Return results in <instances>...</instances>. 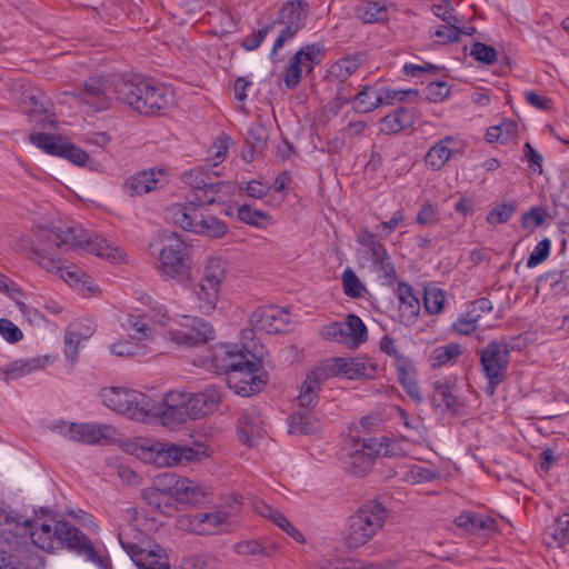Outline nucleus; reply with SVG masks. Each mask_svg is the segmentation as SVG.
<instances>
[{
  "label": "nucleus",
  "mask_w": 569,
  "mask_h": 569,
  "mask_svg": "<svg viewBox=\"0 0 569 569\" xmlns=\"http://www.w3.org/2000/svg\"><path fill=\"white\" fill-rule=\"evenodd\" d=\"M453 142L452 137H446L435 143L425 157V163L431 170H440L450 159L452 150L449 143Z\"/></svg>",
  "instance_id": "obj_36"
},
{
  "label": "nucleus",
  "mask_w": 569,
  "mask_h": 569,
  "mask_svg": "<svg viewBox=\"0 0 569 569\" xmlns=\"http://www.w3.org/2000/svg\"><path fill=\"white\" fill-rule=\"evenodd\" d=\"M170 219L183 230L212 239L221 238L228 232V226L211 214L207 206L188 197L184 203H174L167 209Z\"/></svg>",
  "instance_id": "obj_4"
},
{
  "label": "nucleus",
  "mask_w": 569,
  "mask_h": 569,
  "mask_svg": "<svg viewBox=\"0 0 569 569\" xmlns=\"http://www.w3.org/2000/svg\"><path fill=\"white\" fill-rule=\"evenodd\" d=\"M325 381L317 367L307 375L297 398L299 410L311 411L316 407L319 401L318 393Z\"/></svg>",
  "instance_id": "obj_26"
},
{
  "label": "nucleus",
  "mask_w": 569,
  "mask_h": 569,
  "mask_svg": "<svg viewBox=\"0 0 569 569\" xmlns=\"http://www.w3.org/2000/svg\"><path fill=\"white\" fill-rule=\"evenodd\" d=\"M81 342V335L68 330L64 335V353L66 357L73 363L78 357V349Z\"/></svg>",
  "instance_id": "obj_64"
},
{
  "label": "nucleus",
  "mask_w": 569,
  "mask_h": 569,
  "mask_svg": "<svg viewBox=\"0 0 569 569\" xmlns=\"http://www.w3.org/2000/svg\"><path fill=\"white\" fill-rule=\"evenodd\" d=\"M116 99L146 116L161 114L172 106V93L163 84L139 77L118 79Z\"/></svg>",
  "instance_id": "obj_3"
},
{
  "label": "nucleus",
  "mask_w": 569,
  "mask_h": 569,
  "mask_svg": "<svg viewBox=\"0 0 569 569\" xmlns=\"http://www.w3.org/2000/svg\"><path fill=\"white\" fill-rule=\"evenodd\" d=\"M233 551L239 556H267L266 548L258 540H243L233 546Z\"/></svg>",
  "instance_id": "obj_60"
},
{
  "label": "nucleus",
  "mask_w": 569,
  "mask_h": 569,
  "mask_svg": "<svg viewBox=\"0 0 569 569\" xmlns=\"http://www.w3.org/2000/svg\"><path fill=\"white\" fill-rule=\"evenodd\" d=\"M230 144V138L228 136H221L214 140V142L208 149V160L213 167L218 166L226 159Z\"/></svg>",
  "instance_id": "obj_53"
},
{
  "label": "nucleus",
  "mask_w": 569,
  "mask_h": 569,
  "mask_svg": "<svg viewBox=\"0 0 569 569\" xmlns=\"http://www.w3.org/2000/svg\"><path fill=\"white\" fill-rule=\"evenodd\" d=\"M396 293L400 302L399 309L401 311V317L406 318L408 321L415 320L420 311V302L415 296L411 286L405 282H399Z\"/></svg>",
  "instance_id": "obj_32"
},
{
  "label": "nucleus",
  "mask_w": 569,
  "mask_h": 569,
  "mask_svg": "<svg viewBox=\"0 0 569 569\" xmlns=\"http://www.w3.org/2000/svg\"><path fill=\"white\" fill-rule=\"evenodd\" d=\"M342 327V343L359 347L361 343L367 341L368 330L362 320L356 315H348L346 321L340 322Z\"/></svg>",
  "instance_id": "obj_29"
},
{
  "label": "nucleus",
  "mask_w": 569,
  "mask_h": 569,
  "mask_svg": "<svg viewBox=\"0 0 569 569\" xmlns=\"http://www.w3.org/2000/svg\"><path fill=\"white\" fill-rule=\"evenodd\" d=\"M516 211L512 203H502L491 209L487 214V221L490 224H499L507 222Z\"/></svg>",
  "instance_id": "obj_56"
},
{
  "label": "nucleus",
  "mask_w": 569,
  "mask_h": 569,
  "mask_svg": "<svg viewBox=\"0 0 569 569\" xmlns=\"http://www.w3.org/2000/svg\"><path fill=\"white\" fill-rule=\"evenodd\" d=\"M550 248L551 241L548 238H545L538 242L527 260V267L535 268L547 260L550 254Z\"/></svg>",
  "instance_id": "obj_57"
},
{
  "label": "nucleus",
  "mask_w": 569,
  "mask_h": 569,
  "mask_svg": "<svg viewBox=\"0 0 569 569\" xmlns=\"http://www.w3.org/2000/svg\"><path fill=\"white\" fill-rule=\"evenodd\" d=\"M268 140V131L262 123H254L248 130L246 143L263 150Z\"/></svg>",
  "instance_id": "obj_58"
},
{
  "label": "nucleus",
  "mask_w": 569,
  "mask_h": 569,
  "mask_svg": "<svg viewBox=\"0 0 569 569\" xmlns=\"http://www.w3.org/2000/svg\"><path fill=\"white\" fill-rule=\"evenodd\" d=\"M413 122V112L407 108L400 107L381 119V131L387 134L398 133L411 127Z\"/></svg>",
  "instance_id": "obj_31"
},
{
  "label": "nucleus",
  "mask_w": 569,
  "mask_h": 569,
  "mask_svg": "<svg viewBox=\"0 0 569 569\" xmlns=\"http://www.w3.org/2000/svg\"><path fill=\"white\" fill-rule=\"evenodd\" d=\"M157 412H149V416H161L163 423L170 428L186 422L190 418V411L186 408L163 407L154 401Z\"/></svg>",
  "instance_id": "obj_42"
},
{
  "label": "nucleus",
  "mask_w": 569,
  "mask_h": 569,
  "mask_svg": "<svg viewBox=\"0 0 569 569\" xmlns=\"http://www.w3.org/2000/svg\"><path fill=\"white\" fill-rule=\"evenodd\" d=\"M227 521L224 511L198 512L188 517V530L197 535H214Z\"/></svg>",
  "instance_id": "obj_25"
},
{
  "label": "nucleus",
  "mask_w": 569,
  "mask_h": 569,
  "mask_svg": "<svg viewBox=\"0 0 569 569\" xmlns=\"http://www.w3.org/2000/svg\"><path fill=\"white\" fill-rule=\"evenodd\" d=\"M443 20L448 24L440 26L433 33L435 38H437L438 42L440 43H450L459 41V36L466 32L452 23V21L456 22L458 21V19L453 17L451 13H449L448 16L443 17Z\"/></svg>",
  "instance_id": "obj_46"
},
{
  "label": "nucleus",
  "mask_w": 569,
  "mask_h": 569,
  "mask_svg": "<svg viewBox=\"0 0 569 569\" xmlns=\"http://www.w3.org/2000/svg\"><path fill=\"white\" fill-rule=\"evenodd\" d=\"M248 357L236 345L220 343L212 348L208 357L211 367L218 373L228 375Z\"/></svg>",
  "instance_id": "obj_20"
},
{
  "label": "nucleus",
  "mask_w": 569,
  "mask_h": 569,
  "mask_svg": "<svg viewBox=\"0 0 569 569\" xmlns=\"http://www.w3.org/2000/svg\"><path fill=\"white\" fill-rule=\"evenodd\" d=\"M211 173L204 169V167L193 168L182 173L181 179L184 183L189 184L193 194L200 193L203 187H206Z\"/></svg>",
  "instance_id": "obj_47"
},
{
  "label": "nucleus",
  "mask_w": 569,
  "mask_h": 569,
  "mask_svg": "<svg viewBox=\"0 0 569 569\" xmlns=\"http://www.w3.org/2000/svg\"><path fill=\"white\" fill-rule=\"evenodd\" d=\"M356 241L366 248V253L371 261L373 271L380 273L386 279H393L396 277V269L390 256L376 233L366 227L361 228L356 234Z\"/></svg>",
  "instance_id": "obj_14"
},
{
  "label": "nucleus",
  "mask_w": 569,
  "mask_h": 569,
  "mask_svg": "<svg viewBox=\"0 0 569 569\" xmlns=\"http://www.w3.org/2000/svg\"><path fill=\"white\" fill-rule=\"evenodd\" d=\"M353 88L351 84L339 83L336 91V97L333 100L328 102L325 107L326 110L332 114H337L338 111L349 102L355 101V93H352Z\"/></svg>",
  "instance_id": "obj_48"
},
{
  "label": "nucleus",
  "mask_w": 569,
  "mask_h": 569,
  "mask_svg": "<svg viewBox=\"0 0 569 569\" xmlns=\"http://www.w3.org/2000/svg\"><path fill=\"white\" fill-rule=\"evenodd\" d=\"M546 216L547 213L542 208L532 207L529 211L523 213L521 219L522 227L533 230L543 224Z\"/></svg>",
  "instance_id": "obj_62"
},
{
  "label": "nucleus",
  "mask_w": 569,
  "mask_h": 569,
  "mask_svg": "<svg viewBox=\"0 0 569 569\" xmlns=\"http://www.w3.org/2000/svg\"><path fill=\"white\" fill-rule=\"evenodd\" d=\"M0 292H6L12 300L16 301L17 306L21 311H24L26 305L20 298L23 296L20 288L16 287L13 282L0 272Z\"/></svg>",
  "instance_id": "obj_63"
},
{
  "label": "nucleus",
  "mask_w": 569,
  "mask_h": 569,
  "mask_svg": "<svg viewBox=\"0 0 569 569\" xmlns=\"http://www.w3.org/2000/svg\"><path fill=\"white\" fill-rule=\"evenodd\" d=\"M119 541L139 569H170L167 557L160 556L153 550H146L138 543L127 541L123 531L119 532Z\"/></svg>",
  "instance_id": "obj_19"
},
{
  "label": "nucleus",
  "mask_w": 569,
  "mask_h": 569,
  "mask_svg": "<svg viewBox=\"0 0 569 569\" xmlns=\"http://www.w3.org/2000/svg\"><path fill=\"white\" fill-rule=\"evenodd\" d=\"M27 256L46 269L58 274L66 282L92 291L91 277L74 264L64 266L61 253L70 249H80L93 253L110 262L124 261L126 252L106 238L84 230L79 226L61 228L38 227L30 239L22 242Z\"/></svg>",
  "instance_id": "obj_1"
},
{
  "label": "nucleus",
  "mask_w": 569,
  "mask_h": 569,
  "mask_svg": "<svg viewBox=\"0 0 569 569\" xmlns=\"http://www.w3.org/2000/svg\"><path fill=\"white\" fill-rule=\"evenodd\" d=\"M309 14V4L305 0H290L283 3L279 10L277 20L271 23L282 26L271 53H276L283 44L296 37V34L306 26Z\"/></svg>",
  "instance_id": "obj_9"
},
{
  "label": "nucleus",
  "mask_w": 569,
  "mask_h": 569,
  "mask_svg": "<svg viewBox=\"0 0 569 569\" xmlns=\"http://www.w3.org/2000/svg\"><path fill=\"white\" fill-rule=\"evenodd\" d=\"M203 452L204 451L200 452L199 449H194L188 446L162 443L160 449H157V457L154 461L159 466L168 467L176 465H187L199 460Z\"/></svg>",
  "instance_id": "obj_23"
},
{
  "label": "nucleus",
  "mask_w": 569,
  "mask_h": 569,
  "mask_svg": "<svg viewBox=\"0 0 569 569\" xmlns=\"http://www.w3.org/2000/svg\"><path fill=\"white\" fill-rule=\"evenodd\" d=\"M353 102L357 112L368 113L381 106L380 93L373 87L366 84L355 93Z\"/></svg>",
  "instance_id": "obj_40"
},
{
  "label": "nucleus",
  "mask_w": 569,
  "mask_h": 569,
  "mask_svg": "<svg viewBox=\"0 0 569 569\" xmlns=\"http://www.w3.org/2000/svg\"><path fill=\"white\" fill-rule=\"evenodd\" d=\"M157 269L162 277L183 281L189 278L188 246L174 232L164 236L157 259Z\"/></svg>",
  "instance_id": "obj_7"
},
{
  "label": "nucleus",
  "mask_w": 569,
  "mask_h": 569,
  "mask_svg": "<svg viewBox=\"0 0 569 569\" xmlns=\"http://www.w3.org/2000/svg\"><path fill=\"white\" fill-rule=\"evenodd\" d=\"M207 492L196 481L188 478H182L178 487V491H174V498L177 502L186 505H200L206 501Z\"/></svg>",
  "instance_id": "obj_33"
},
{
  "label": "nucleus",
  "mask_w": 569,
  "mask_h": 569,
  "mask_svg": "<svg viewBox=\"0 0 569 569\" xmlns=\"http://www.w3.org/2000/svg\"><path fill=\"white\" fill-rule=\"evenodd\" d=\"M325 380L331 377L342 376L347 379H372L377 373V366L366 358H332L317 367Z\"/></svg>",
  "instance_id": "obj_10"
},
{
  "label": "nucleus",
  "mask_w": 569,
  "mask_h": 569,
  "mask_svg": "<svg viewBox=\"0 0 569 569\" xmlns=\"http://www.w3.org/2000/svg\"><path fill=\"white\" fill-rule=\"evenodd\" d=\"M440 220L438 206L431 202H425L418 211L416 221L422 226H433Z\"/></svg>",
  "instance_id": "obj_59"
},
{
  "label": "nucleus",
  "mask_w": 569,
  "mask_h": 569,
  "mask_svg": "<svg viewBox=\"0 0 569 569\" xmlns=\"http://www.w3.org/2000/svg\"><path fill=\"white\" fill-rule=\"evenodd\" d=\"M101 397L108 408L132 420L140 421L148 417L149 412H157L154 400L136 390L111 387L102 389Z\"/></svg>",
  "instance_id": "obj_6"
},
{
  "label": "nucleus",
  "mask_w": 569,
  "mask_h": 569,
  "mask_svg": "<svg viewBox=\"0 0 569 569\" xmlns=\"http://www.w3.org/2000/svg\"><path fill=\"white\" fill-rule=\"evenodd\" d=\"M218 173H211L206 187L200 193H196L193 197L197 201L204 203L206 206L223 202L224 198L232 194L234 187L232 183L218 181Z\"/></svg>",
  "instance_id": "obj_27"
},
{
  "label": "nucleus",
  "mask_w": 569,
  "mask_h": 569,
  "mask_svg": "<svg viewBox=\"0 0 569 569\" xmlns=\"http://www.w3.org/2000/svg\"><path fill=\"white\" fill-rule=\"evenodd\" d=\"M44 366L43 361L39 358L21 359L9 363L7 367L1 368V372L6 380L19 379L24 377L38 369H42Z\"/></svg>",
  "instance_id": "obj_37"
},
{
  "label": "nucleus",
  "mask_w": 569,
  "mask_h": 569,
  "mask_svg": "<svg viewBox=\"0 0 569 569\" xmlns=\"http://www.w3.org/2000/svg\"><path fill=\"white\" fill-rule=\"evenodd\" d=\"M509 361L510 352L505 343L491 341L480 350V367L488 380L485 389L488 396H493L498 386L506 379Z\"/></svg>",
  "instance_id": "obj_8"
},
{
  "label": "nucleus",
  "mask_w": 569,
  "mask_h": 569,
  "mask_svg": "<svg viewBox=\"0 0 569 569\" xmlns=\"http://www.w3.org/2000/svg\"><path fill=\"white\" fill-rule=\"evenodd\" d=\"M251 323L259 330L267 333L284 331L289 325V313L276 306H262L251 315Z\"/></svg>",
  "instance_id": "obj_18"
},
{
  "label": "nucleus",
  "mask_w": 569,
  "mask_h": 569,
  "mask_svg": "<svg viewBox=\"0 0 569 569\" xmlns=\"http://www.w3.org/2000/svg\"><path fill=\"white\" fill-rule=\"evenodd\" d=\"M158 179L153 170L141 171L130 177L124 188L131 197L148 193L157 188Z\"/></svg>",
  "instance_id": "obj_35"
},
{
  "label": "nucleus",
  "mask_w": 569,
  "mask_h": 569,
  "mask_svg": "<svg viewBox=\"0 0 569 569\" xmlns=\"http://www.w3.org/2000/svg\"><path fill=\"white\" fill-rule=\"evenodd\" d=\"M123 327L129 332L130 339L137 343L147 341L152 337V329L143 318L131 316L123 323Z\"/></svg>",
  "instance_id": "obj_44"
},
{
  "label": "nucleus",
  "mask_w": 569,
  "mask_h": 569,
  "mask_svg": "<svg viewBox=\"0 0 569 569\" xmlns=\"http://www.w3.org/2000/svg\"><path fill=\"white\" fill-rule=\"evenodd\" d=\"M517 130V126L513 122L503 123L499 126H492L488 128L486 139L488 142H505L508 140Z\"/></svg>",
  "instance_id": "obj_54"
},
{
  "label": "nucleus",
  "mask_w": 569,
  "mask_h": 569,
  "mask_svg": "<svg viewBox=\"0 0 569 569\" xmlns=\"http://www.w3.org/2000/svg\"><path fill=\"white\" fill-rule=\"evenodd\" d=\"M219 287L200 281L194 288V295L198 299V309L202 313L211 312L217 305L219 297Z\"/></svg>",
  "instance_id": "obj_39"
},
{
  "label": "nucleus",
  "mask_w": 569,
  "mask_h": 569,
  "mask_svg": "<svg viewBox=\"0 0 569 569\" xmlns=\"http://www.w3.org/2000/svg\"><path fill=\"white\" fill-rule=\"evenodd\" d=\"M222 393L219 388L210 386L198 393L190 395L188 409L190 419H200L212 413L219 406Z\"/></svg>",
  "instance_id": "obj_22"
},
{
  "label": "nucleus",
  "mask_w": 569,
  "mask_h": 569,
  "mask_svg": "<svg viewBox=\"0 0 569 569\" xmlns=\"http://www.w3.org/2000/svg\"><path fill=\"white\" fill-rule=\"evenodd\" d=\"M14 92L23 112L31 117L48 113L50 99L42 90L31 86L19 84L17 89H14Z\"/></svg>",
  "instance_id": "obj_21"
},
{
  "label": "nucleus",
  "mask_w": 569,
  "mask_h": 569,
  "mask_svg": "<svg viewBox=\"0 0 569 569\" xmlns=\"http://www.w3.org/2000/svg\"><path fill=\"white\" fill-rule=\"evenodd\" d=\"M261 369L262 365L259 359L249 360L247 357L227 375L228 387L243 397L260 391L266 383V380L259 375Z\"/></svg>",
  "instance_id": "obj_12"
},
{
  "label": "nucleus",
  "mask_w": 569,
  "mask_h": 569,
  "mask_svg": "<svg viewBox=\"0 0 569 569\" xmlns=\"http://www.w3.org/2000/svg\"><path fill=\"white\" fill-rule=\"evenodd\" d=\"M343 292L350 298H360L365 291V286L359 280L358 276L350 268L342 272Z\"/></svg>",
  "instance_id": "obj_51"
},
{
  "label": "nucleus",
  "mask_w": 569,
  "mask_h": 569,
  "mask_svg": "<svg viewBox=\"0 0 569 569\" xmlns=\"http://www.w3.org/2000/svg\"><path fill=\"white\" fill-rule=\"evenodd\" d=\"M116 429L110 425L104 423H70L68 428V437L73 440L86 445L104 443L113 440L116 437Z\"/></svg>",
  "instance_id": "obj_17"
},
{
  "label": "nucleus",
  "mask_w": 569,
  "mask_h": 569,
  "mask_svg": "<svg viewBox=\"0 0 569 569\" xmlns=\"http://www.w3.org/2000/svg\"><path fill=\"white\" fill-rule=\"evenodd\" d=\"M238 218L242 222L254 227H261L262 222L269 219L266 212L252 209L248 204H243L238 209Z\"/></svg>",
  "instance_id": "obj_55"
},
{
  "label": "nucleus",
  "mask_w": 569,
  "mask_h": 569,
  "mask_svg": "<svg viewBox=\"0 0 569 569\" xmlns=\"http://www.w3.org/2000/svg\"><path fill=\"white\" fill-rule=\"evenodd\" d=\"M325 56V47L321 43H311L300 48L286 69L284 84L288 89H296L303 73H310L321 62Z\"/></svg>",
  "instance_id": "obj_11"
},
{
  "label": "nucleus",
  "mask_w": 569,
  "mask_h": 569,
  "mask_svg": "<svg viewBox=\"0 0 569 569\" xmlns=\"http://www.w3.org/2000/svg\"><path fill=\"white\" fill-rule=\"evenodd\" d=\"M470 54L478 61L491 64L497 61V51L493 47L485 44L482 42H476Z\"/></svg>",
  "instance_id": "obj_61"
},
{
  "label": "nucleus",
  "mask_w": 569,
  "mask_h": 569,
  "mask_svg": "<svg viewBox=\"0 0 569 569\" xmlns=\"http://www.w3.org/2000/svg\"><path fill=\"white\" fill-rule=\"evenodd\" d=\"M432 402L436 407L443 406L453 415L459 413L463 407V402L453 393V385L448 379L433 383Z\"/></svg>",
  "instance_id": "obj_28"
},
{
  "label": "nucleus",
  "mask_w": 569,
  "mask_h": 569,
  "mask_svg": "<svg viewBox=\"0 0 569 569\" xmlns=\"http://www.w3.org/2000/svg\"><path fill=\"white\" fill-rule=\"evenodd\" d=\"M226 277V261L219 257L208 259L201 281L220 288Z\"/></svg>",
  "instance_id": "obj_43"
},
{
  "label": "nucleus",
  "mask_w": 569,
  "mask_h": 569,
  "mask_svg": "<svg viewBox=\"0 0 569 569\" xmlns=\"http://www.w3.org/2000/svg\"><path fill=\"white\" fill-rule=\"evenodd\" d=\"M387 508L377 500L362 503L348 519L343 537L348 549H358L367 545L385 526Z\"/></svg>",
  "instance_id": "obj_5"
},
{
  "label": "nucleus",
  "mask_w": 569,
  "mask_h": 569,
  "mask_svg": "<svg viewBox=\"0 0 569 569\" xmlns=\"http://www.w3.org/2000/svg\"><path fill=\"white\" fill-rule=\"evenodd\" d=\"M263 425L261 413L256 407L243 410L238 423L239 440L253 446L264 433Z\"/></svg>",
  "instance_id": "obj_24"
},
{
  "label": "nucleus",
  "mask_w": 569,
  "mask_h": 569,
  "mask_svg": "<svg viewBox=\"0 0 569 569\" xmlns=\"http://www.w3.org/2000/svg\"><path fill=\"white\" fill-rule=\"evenodd\" d=\"M181 329L170 331L171 340L184 347H194L212 339L213 330L210 323L201 318H184Z\"/></svg>",
  "instance_id": "obj_16"
},
{
  "label": "nucleus",
  "mask_w": 569,
  "mask_h": 569,
  "mask_svg": "<svg viewBox=\"0 0 569 569\" xmlns=\"http://www.w3.org/2000/svg\"><path fill=\"white\" fill-rule=\"evenodd\" d=\"M445 292L439 288H431L425 291V309L430 315H437L442 311L445 305Z\"/></svg>",
  "instance_id": "obj_52"
},
{
  "label": "nucleus",
  "mask_w": 569,
  "mask_h": 569,
  "mask_svg": "<svg viewBox=\"0 0 569 569\" xmlns=\"http://www.w3.org/2000/svg\"><path fill=\"white\" fill-rule=\"evenodd\" d=\"M361 61L357 56H347L333 62L327 70L326 78L329 82L343 83L360 67Z\"/></svg>",
  "instance_id": "obj_30"
},
{
  "label": "nucleus",
  "mask_w": 569,
  "mask_h": 569,
  "mask_svg": "<svg viewBox=\"0 0 569 569\" xmlns=\"http://www.w3.org/2000/svg\"><path fill=\"white\" fill-rule=\"evenodd\" d=\"M320 429L319 419L308 410H298L290 416L289 432L293 435H310Z\"/></svg>",
  "instance_id": "obj_34"
},
{
  "label": "nucleus",
  "mask_w": 569,
  "mask_h": 569,
  "mask_svg": "<svg viewBox=\"0 0 569 569\" xmlns=\"http://www.w3.org/2000/svg\"><path fill=\"white\" fill-rule=\"evenodd\" d=\"M357 16L365 23H382L389 18V8L379 1H368L357 8Z\"/></svg>",
  "instance_id": "obj_38"
},
{
  "label": "nucleus",
  "mask_w": 569,
  "mask_h": 569,
  "mask_svg": "<svg viewBox=\"0 0 569 569\" xmlns=\"http://www.w3.org/2000/svg\"><path fill=\"white\" fill-rule=\"evenodd\" d=\"M461 355V347L458 343H448L437 347L431 353L433 367H441L451 363Z\"/></svg>",
  "instance_id": "obj_45"
},
{
  "label": "nucleus",
  "mask_w": 569,
  "mask_h": 569,
  "mask_svg": "<svg viewBox=\"0 0 569 569\" xmlns=\"http://www.w3.org/2000/svg\"><path fill=\"white\" fill-rule=\"evenodd\" d=\"M30 536L33 545L42 550L52 552L66 548L99 569L109 568V559L102 555L101 549L84 532L67 521L34 519L30 523Z\"/></svg>",
  "instance_id": "obj_2"
},
{
  "label": "nucleus",
  "mask_w": 569,
  "mask_h": 569,
  "mask_svg": "<svg viewBox=\"0 0 569 569\" xmlns=\"http://www.w3.org/2000/svg\"><path fill=\"white\" fill-rule=\"evenodd\" d=\"M117 81L111 82L107 78L90 77L80 92V99L96 111H103L111 108L112 98H116L113 88Z\"/></svg>",
  "instance_id": "obj_15"
},
{
  "label": "nucleus",
  "mask_w": 569,
  "mask_h": 569,
  "mask_svg": "<svg viewBox=\"0 0 569 569\" xmlns=\"http://www.w3.org/2000/svg\"><path fill=\"white\" fill-rule=\"evenodd\" d=\"M548 533L555 542L563 545L569 542V513H562L548 527Z\"/></svg>",
  "instance_id": "obj_49"
},
{
  "label": "nucleus",
  "mask_w": 569,
  "mask_h": 569,
  "mask_svg": "<svg viewBox=\"0 0 569 569\" xmlns=\"http://www.w3.org/2000/svg\"><path fill=\"white\" fill-rule=\"evenodd\" d=\"M182 478L183 477H180L173 472H164L157 477L153 486L160 492H162L163 495H167L168 498L173 499L174 491H178V487H179Z\"/></svg>",
  "instance_id": "obj_50"
},
{
  "label": "nucleus",
  "mask_w": 569,
  "mask_h": 569,
  "mask_svg": "<svg viewBox=\"0 0 569 569\" xmlns=\"http://www.w3.org/2000/svg\"><path fill=\"white\" fill-rule=\"evenodd\" d=\"M380 452L381 445L377 439H355L343 456V463L350 473L365 476L370 471L375 457L380 456Z\"/></svg>",
  "instance_id": "obj_13"
},
{
  "label": "nucleus",
  "mask_w": 569,
  "mask_h": 569,
  "mask_svg": "<svg viewBox=\"0 0 569 569\" xmlns=\"http://www.w3.org/2000/svg\"><path fill=\"white\" fill-rule=\"evenodd\" d=\"M29 139L34 146L43 150L46 153L58 157H62L67 144V142L61 138L42 132L31 133Z\"/></svg>",
  "instance_id": "obj_41"
}]
</instances>
